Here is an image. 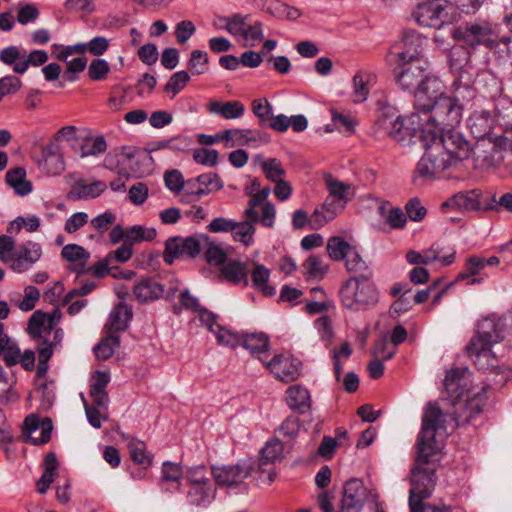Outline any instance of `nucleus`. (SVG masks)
Segmentation results:
<instances>
[{"label":"nucleus","mask_w":512,"mask_h":512,"mask_svg":"<svg viewBox=\"0 0 512 512\" xmlns=\"http://www.w3.org/2000/svg\"><path fill=\"white\" fill-rule=\"evenodd\" d=\"M425 153L417 163L413 180L432 181L449 177V171L470 154L469 142L458 131H447L421 145Z\"/></svg>","instance_id":"1"},{"label":"nucleus","mask_w":512,"mask_h":512,"mask_svg":"<svg viewBox=\"0 0 512 512\" xmlns=\"http://www.w3.org/2000/svg\"><path fill=\"white\" fill-rule=\"evenodd\" d=\"M504 339V324L500 318L485 317L478 321L476 333L467 345V354L478 370L504 374L502 379L507 380L508 374L501 371L499 360L492 347Z\"/></svg>","instance_id":"2"},{"label":"nucleus","mask_w":512,"mask_h":512,"mask_svg":"<svg viewBox=\"0 0 512 512\" xmlns=\"http://www.w3.org/2000/svg\"><path fill=\"white\" fill-rule=\"evenodd\" d=\"M435 448H421L411 469L409 504L428 499L437 484L436 471L439 466L440 453Z\"/></svg>","instance_id":"3"},{"label":"nucleus","mask_w":512,"mask_h":512,"mask_svg":"<svg viewBox=\"0 0 512 512\" xmlns=\"http://www.w3.org/2000/svg\"><path fill=\"white\" fill-rule=\"evenodd\" d=\"M462 111L459 101L444 93L431 110L420 114L429 137L436 139L447 131H456L454 128L461 122Z\"/></svg>","instance_id":"4"},{"label":"nucleus","mask_w":512,"mask_h":512,"mask_svg":"<svg viewBox=\"0 0 512 512\" xmlns=\"http://www.w3.org/2000/svg\"><path fill=\"white\" fill-rule=\"evenodd\" d=\"M342 305L352 311H365L374 307L379 300V291L373 277H349L340 288Z\"/></svg>","instance_id":"5"},{"label":"nucleus","mask_w":512,"mask_h":512,"mask_svg":"<svg viewBox=\"0 0 512 512\" xmlns=\"http://www.w3.org/2000/svg\"><path fill=\"white\" fill-rule=\"evenodd\" d=\"M497 25L478 18L456 26L452 31L453 39L463 48L476 51L480 47L488 48L496 39Z\"/></svg>","instance_id":"6"},{"label":"nucleus","mask_w":512,"mask_h":512,"mask_svg":"<svg viewBox=\"0 0 512 512\" xmlns=\"http://www.w3.org/2000/svg\"><path fill=\"white\" fill-rule=\"evenodd\" d=\"M426 42V37L413 29L405 28L402 30L400 40L391 46L389 56L394 63L401 65L422 62L421 57Z\"/></svg>","instance_id":"7"},{"label":"nucleus","mask_w":512,"mask_h":512,"mask_svg":"<svg viewBox=\"0 0 512 512\" xmlns=\"http://www.w3.org/2000/svg\"><path fill=\"white\" fill-rule=\"evenodd\" d=\"M443 422L444 415L438 404L436 402L428 403L422 417L421 431L417 438V450L435 448V451L441 452L442 447L435 440V433L442 427Z\"/></svg>","instance_id":"8"},{"label":"nucleus","mask_w":512,"mask_h":512,"mask_svg":"<svg viewBox=\"0 0 512 512\" xmlns=\"http://www.w3.org/2000/svg\"><path fill=\"white\" fill-rule=\"evenodd\" d=\"M201 253V234L170 237L165 242L163 261L172 265L175 259H195Z\"/></svg>","instance_id":"9"},{"label":"nucleus","mask_w":512,"mask_h":512,"mask_svg":"<svg viewBox=\"0 0 512 512\" xmlns=\"http://www.w3.org/2000/svg\"><path fill=\"white\" fill-rule=\"evenodd\" d=\"M396 131L397 135L392 133L390 138L402 146L416 144L417 142L422 145L424 141H427V138H430L421 114L416 111L407 118L402 116Z\"/></svg>","instance_id":"10"},{"label":"nucleus","mask_w":512,"mask_h":512,"mask_svg":"<svg viewBox=\"0 0 512 512\" xmlns=\"http://www.w3.org/2000/svg\"><path fill=\"white\" fill-rule=\"evenodd\" d=\"M444 84L435 75L429 73L414 91V108L418 113L427 112L444 94Z\"/></svg>","instance_id":"11"},{"label":"nucleus","mask_w":512,"mask_h":512,"mask_svg":"<svg viewBox=\"0 0 512 512\" xmlns=\"http://www.w3.org/2000/svg\"><path fill=\"white\" fill-rule=\"evenodd\" d=\"M429 63L409 62L407 64L395 63L394 76L398 86L404 91H415L422 83L428 72Z\"/></svg>","instance_id":"12"},{"label":"nucleus","mask_w":512,"mask_h":512,"mask_svg":"<svg viewBox=\"0 0 512 512\" xmlns=\"http://www.w3.org/2000/svg\"><path fill=\"white\" fill-rule=\"evenodd\" d=\"M48 319V315L41 311H35L29 321H28V333L29 335L35 339L39 340V344L37 346L38 358L39 361L49 362L54 353L53 344L48 343L47 335L51 334L52 327H49V330L44 328L46 320Z\"/></svg>","instance_id":"13"},{"label":"nucleus","mask_w":512,"mask_h":512,"mask_svg":"<svg viewBox=\"0 0 512 512\" xmlns=\"http://www.w3.org/2000/svg\"><path fill=\"white\" fill-rule=\"evenodd\" d=\"M53 423L50 418H40L36 414L26 416L22 424L21 440L32 445H42L50 441Z\"/></svg>","instance_id":"14"},{"label":"nucleus","mask_w":512,"mask_h":512,"mask_svg":"<svg viewBox=\"0 0 512 512\" xmlns=\"http://www.w3.org/2000/svg\"><path fill=\"white\" fill-rule=\"evenodd\" d=\"M487 395L486 388L482 387L481 391L474 394L471 398L467 399L464 403L457 402L459 408L455 411V421L457 426L471 424L476 426L478 420L482 418L483 407L486 404Z\"/></svg>","instance_id":"15"},{"label":"nucleus","mask_w":512,"mask_h":512,"mask_svg":"<svg viewBox=\"0 0 512 512\" xmlns=\"http://www.w3.org/2000/svg\"><path fill=\"white\" fill-rule=\"evenodd\" d=\"M252 466L246 461L232 465L213 466L211 474L219 486L231 488L240 485L252 473Z\"/></svg>","instance_id":"16"},{"label":"nucleus","mask_w":512,"mask_h":512,"mask_svg":"<svg viewBox=\"0 0 512 512\" xmlns=\"http://www.w3.org/2000/svg\"><path fill=\"white\" fill-rule=\"evenodd\" d=\"M42 255V249L39 243L27 241L22 245L16 246L9 257V267L16 273H23L29 270Z\"/></svg>","instance_id":"17"},{"label":"nucleus","mask_w":512,"mask_h":512,"mask_svg":"<svg viewBox=\"0 0 512 512\" xmlns=\"http://www.w3.org/2000/svg\"><path fill=\"white\" fill-rule=\"evenodd\" d=\"M259 360L282 382H292L300 375L301 362L293 357L275 355L269 361L267 357H259Z\"/></svg>","instance_id":"18"},{"label":"nucleus","mask_w":512,"mask_h":512,"mask_svg":"<svg viewBox=\"0 0 512 512\" xmlns=\"http://www.w3.org/2000/svg\"><path fill=\"white\" fill-rule=\"evenodd\" d=\"M367 500V489L357 478L348 480L343 487L339 512H362Z\"/></svg>","instance_id":"19"},{"label":"nucleus","mask_w":512,"mask_h":512,"mask_svg":"<svg viewBox=\"0 0 512 512\" xmlns=\"http://www.w3.org/2000/svg\"><path fill=\"white\" fill-rule=\"evenodd\" d=\"M250 200L248 206L244 211V218L251 219L252 221H259V223L266 228H273L275 224L276 209L273 203L264 202L260 196L255 194H248Z\"/></svg>","instance_id":"20"},{"label":"nucleus","mask_w":512,"mask_h":512,"mask_svg":"<svg viewBox=\"0 0 512 512\" xmlns=\"http://www.w3.org/2000/svg\"><path fill=\"white\" fill-rule=\"evenodd\" d=\"M377 119L374 124V133L377 137H390L392 133L397 135L396 127L401 121L402 115L398 110L387 103L378 102Z\"/></svg>","instance_id":"21"},{"label":"nucleus","mask_w":512,"mask_h":512,"mask_svg":"<svg viewBox=\"0 0 512 512\" xmlns=\"http://www.w3.org/2000/svg\"><path fill=\"white\" fill-rule=\"evenodd\" d=\"M195 181L199 184V188L194 190L190 189L192 180L187 182V187L183 195V202L189 203L198 201L202 196L208 195L213 191H219L223 188L224 184L217 173L209 172L199 175Z\"/></svg>","instance_id":"22"},{"label":"nucleus","mask_w":512,"mask_h":512,"mask_svg":"<svg viewBox=\"0 0 512 512\" xmlns=\"http://www.w3.org/2000/svg\"><path fill=\"white\" fill-rule=\"evenodd\" d=\"M345 204L337 199L327 196L324 203L317 207L310 215L309 226L313 230H318L332 221L342 210Z\"/></svg>","instance_id":"23"},{"label":"nucleus","mask_w":512,"mask_h":512,"mask_svg":"<svg viewBox=\"0 0 512 512\" xmlns=\"http://www.w3.org/2000/svg\"><path fill=\"white\" fill-rule=\"evenodd\" d=\"M443 11L444 8L438 3H421L413 11L412 17L419 26L440 28L444 23L441 17Z\"/></svg>","instance_id":"24"},{"label":"nucleus","mask_w":512,"mask_h":512,"mask_svg":"<svg viewBox=\"0 0 512 512\" xmlns=\"http://www.w3.org/2000/svg\"><path fill=\"white\" fill-rule=\"evenodd\" d=\"M38 167L42 173L48 176H56L64 171L63 157L56 143L50 142L42 148V156L38 162Z\"/></svg>","instance_id":"25"},{"label":"nucleus","mask_w":512,"mask_h":512,"mask_svg":"<svg viewBox=\"0 0 512 512\" xmlns=\"http://www.w3.org/2000/svg\"><path fill=\"white\" fill-rule=\"evenodd\" d=\"M480 199L479 190L459 192L444 202L442 207H452L465 212L480 211L483 209Z\"/></svg>","instance_id":"26"},{"label":"nucleus","mask_w":512,"mask_h":512,"mask_svg":"<svg viewBox=\"0 0 512 512\" xmlns=\"http://www.w3.org/2000/svg\"><path fill=\"white\" fill-rule=\"evenodd\" d=\"M493 119L491 113L484 109L474 110L467 119L470 133L478 140L484 139L492 130Z\"/></svg>","instance_id":"27"},{"label":"nucleus","mask_w":512,"mask_h":512,"mask_svg":"<svg viewBox=\"0 0 512 512\" xmlns=\"http://www.w3.org/2000/svg\"><path fill=\"white\" fill-rule=\"evenodd\" d=\"M483 257L478 255L469 256L465 260L464 269L459 272L456 281L466 280V285H478L484 282L482 271L484 270Z\"/></svg>","instance_id":"28"},{"label":"nucleus","mask_w":512,"mask_h":512,"mask_svg":"<svg viewBox=\"0 0 512 512\" xmlns=\"http://www.w3.org/2000/svg\"><path fill=\"white\" fill-rule=\"evenodd\" d=\"M132 316L131 307L124 302H120L111 310L105 329L111 334L124 331L127 329Z\"/></svg>","instance_id":"29"},{"label":"nucleus","mask_w":512,"mask_h":512,"mask_svg":"<svg viewBox=\"0 0 512 512\" xmlns=\"http://www.w3.org/2000/svg\"><path fill=\"white\" fill-rule=\"evenodd\" d=\"M201 252L210 265L222 266L226 263L228 256L226 248L206 234H201Z\"/></svg>","instance_id":"30"},{"label":"nucleus","mask_w":512,"mask_h":512,"mask_svg":"<svg viewBox=\"0 0 512 512\" xmlns=\"http://www.w3.org/2000/svg\"><path fill=\"white\" fill-rule=\"evenodd\" d=\"M182 466L178 463L166 461L162 464L160 485L162 490L175 492L180 489L183 477Z\"/></svg>","instance_id":"31"},{"label":"nucleus","mask_w":512,"mask_h":512,"mask_svg":"<svg viewBox=\"0 0 512 512\" xmlns=\"http://www.w3.org/2000/svg\"><path fill=\"white\" fill-rule=\"evenodd\" d=\"M469 373L468 368H453L446 372L444 386L450 398L458 399L463 396L466 387L465 375Z\"/></svg>","instance_id":"32"},{"label":"nucleus","mask_w":512,"mask_h":512,"mask_svg":"<svg viewBox=\"0 0 512 512\" xmlns=\"http://www.w3.org/2000/svg\"><path fill=\"white\" fill-rule=\"evenodd\" d=\"M287 405L293 411L304 414L311 409V397L309 391L300 385H294L287 389Z\"/></svg>","instance_id":"33"},{"label":"nucleus","mask_w":512,"mask_h":512,"mask_svg":"<svg viewBox=\"0 0 512 512\" xmlns=\"http://www.w3.org/2000/svg\"><path fill=\"white\" fill-rule=\"evenodd\" d=\"M376 76L367 71H359L353 77L352 98L354 103H363L367 100L371 87L375 84Z\"/></svg>","instance_id":"34"},{"label":"nucleus","mask_w":512,"mask_h":512,"mask_svg":"<svg viewBox=\"0 0 512 512\" xmlns=\"http://www.w3.org/2000/svg\"><path fill=\"white\" fill-rule=\"evenodd\" d=\"M240 345L259 359V357H266L264 354L269 350L270 341L265 333H249L241 335Z\"/></svg>","instance_id":"35"},{"label":"nucleus","mask_w":512,"mask_h":512,"mask_svg":"<svg viewBox=\"0 0 512 512\" xmlns=\"http://www.w3.org/2000/svg\"><path fill=\"white\" fill-rule=\"evenodd\" d=\"M208 111L220 115L224 119H237L243 116L245 107L243 103L237 100L227 102L211 101L208 105Z\"/></svg>","instance_id":"36"},{"label":"nucleus","mask_w":512,"mask_h":512,"mask_svg":"<svg viewBox=\"0 0 512 512\" xmlns=\"http://www.w3.org/2000/svg\"><path fill=\"white\" fill-rule=\"evenodd\" d=\"M222 279L233 284L248 285V271L246 265L240 261L233 260L222 265L220 269Z\"/></svg>","instance_id":"37"},{"label":"nucleus","mask_w":512,"mask_h":512,"mask_svg":"<svg viewBox=\"0 0 512 512\" xmlns=\"http://www.w3.org/2000/svg\"><path fill=\"white\" fill-rule=\"evenodd\" d=\"M163 287L151 278H144L134 286L133 293L140 302L153 301L163 294Z\"/></svg>","instance_id":"38"},{"label":"nucleus","mask_w":512,"mask_h":512,"mask_svg":"<svg viewBox=\"0 0 512 512\" xmlns=\"http://www.w3.org/2000/svg\"><path fill=\"white\" fill-rule=\"evenodd\" d=\"M345 267L350 277L362 278L364 276L373 277V271L366 263V261L359 254L357 249L354 247L347 257L344 258Z\"/></svg>","instance_id":"39"},{"label":"nucleus","mask_w":512,"mask_h":512,"mask_svg":"<svg viewBox=\"0 0 512 512\" xmlns=\"http://www.w3.org/2000/svg\"><path fill=\"white\" fill-rule=\"evenodd\" d=\"M6 182L19 196H26L32 192V183L26 179V170L23 167L8 170Z\"/></svg>","instance_id":"40"},{"label":"nucleus","mask_w":512,"mask_h":512,"mask_svg":"<svg viewBox=\"0 0 512 512\" xmlns=\"http://www.w3.org/2000/svg\"><path fill=\"white\" fill-rule=\"evenodd\" d=\"M512 38L503 36L499 37L498 31H496V39H493V44L488 46L489 49L495 56L500 65L512 66Z\"/></svg>","instance_id":"41"},{"label":"nucleus","mask_w":512,"mask_h":512,"mask_svg":"<svg viewBox=\"0 0 512 512\" xmlns=\"http://www.w3.org/2000/svg\"><path fill=\"white\" fill-rule=\"evenodd\" d=\"M187 502L191 506L206 507L215 498V489L212 485L189 486Z\"/></svg>","instance_id":"42"},{"label":"nucleus","mask_w":512,"mask_h":512,"mask_svg":"<svg viewBox=\"0 0 512 512\" xmlns=\"http://www.w3.org/2000/svg\"><path fill=\"white\" fill-rule=\"evenodd\" d=\"M270 270L263 264H255L251 272L253 287L263 293L264 296H273L276 290L268 284Z\"/></svg>","instance_id":"43"},{"label":"nucleus","mask_w":512,"mask_h":512,"mask_svg":"<svg viewBox=\"0 0 512 512\" xmlns=\"http://www.w3.org/2000/svg\"><path fill=\"white\" fill-rule=\"evenodd\" d=\"M128 449L130 458L135 464L142 466L144 470L152 465L153 456L147 452L146 444L143 441L137 438L131 439Z\"/></svg>","instance_id":"44"},{"label":"nucleus","mask_w":512,"mask_h":512,"mask_svg":"<svg viewBox=\"0 0 512 512\" xmlns=\"http://www.w3.org/2000/svg\"><path fill=\"white\" fill-rule=\"evenodd\" d=\"M256 223H259V221H252L251 219L246 218L241 222L234 221L235 228L231 231L233 233V239L242 243L246 247L252 245L254 242Z\"/></svg>","instance_id":"45"},{"label":"nucleus","mask_w":512,"mask_h":512,"mask_svg":"<svg viewBox=\"0 0 512 512\" xmlns=\"http://www.w3.org/2000/svg\"><path fill=\"white\" fill-rule=\"evenodd\" d=\"M240 39L244 41V47H254L264 39L263 24L260 21L247 20L244 32L241 33Z\"/></svg>","instance_id":"46"},{"label":"nucleus","mask_w":512,"mask_h":512,"mask_svg":"<svg viewBox=\"0 0 512 512\" xmlns=\"http://www.w3.org/2000/svg\"><path fill=\"white\" fill-rule=\"evenodd\" d=\"M326 248L332 260L341 261L347 257L354 246L350 245L340 236H333L328 239Z\"/></svg>","instance_id":"47"},{"label":"nucleus","mask_w":512,"mask_h":512,"mask_svg":"<svg viewBox=\"0 0 512 512\" xmlns=\"http://www.w3.org/2000/svg\"><path fill=\"white\" fill-rule=\"evenodd\" d=\"M107 188L103 181H94L92 183H78L73 188V194L78 199H93L100 196Z\"/></svg>","instance_id":"48"},{"label":"nucleus","mask_w":512,"mask_h":512,"mask_svg":"<svg viewBox=\"0 0 512 512\" xmlns=\"http://www.w3.org/2000/svg\"><path fill=\"white\" fill-rule=\"evenodd\" d=\"M157 232L154 228H145L140 225H134L125 229L126 243L133 246L142 241H152Z\"/></svg>","instance_id":"49"},{"label":"nucleus","mask_w":512,"mask_h":512,"mask_svg":"<svg viewBox=\"0 0 512 512\" xmlns=\"http://www.w3.org/2000/svg\"><path fill=\"white\" fill-rule=\"evenodd\" d=\"M325 184L329 192V196L339 200L345 205L348 203V201L350 200V191L352 189L351 185L345 184L332 177H327L325 179Z\"/></svg>","instance_id":"50"},{"label":"nucleus","mask_w":512,"mask_h":512,"mask_svg":"<svg viewBox=\"0 0 512 512\" xmlns=\"http://www.w3.org/2000/svg\"><path fill=\"white\" fill-rule=\"evenodd\" d=\"M120 339L116 334L108 333V336L103 338L95 347V356L100 360L109 359L115 352V349L119 346Z\"/></svg>","instance_id":"51"},{"label":"nucleus","mask_w":512,"mask_h":512,"mask_svg":"<svg viewBox=\"0 0 512 512\" xmlns=\"http://www.w3.org/2000/svg\"><path fill=\"white\" fill-rule=\"evenodd\" d=\"M61 256L68 262H79L83 269L90 257V253L78 244H68L62 248Z\"/></svg>","instance_id":"52"},{"label":"nucleus","mask_w":512,"mask_h":512,"mask_svg":"<svg viewBox=\"0 0 512 512\" xmlns=\"http://www.w3.org/2000/svg\"><path fill=\"white\" fill-rule=\"evenodd\" d=\"M26 50L20 46H9L0 51V61L11 66L15 72V68L18 67L23 61H25Z\"/></svg>","instance_id":"53"},{"label":"nucleus","mask_w":512,"mask_h":512,"mask_svg":"<svg viewBox=\"0 0 512 512\" xmlns=\"http://www.w3.org/2000/svg\"><path fill=\"white\" fill-rule=\"evenodd\" d=\"M302 266L307 279L322 278L327 272L321 257L316 255H310Z\"/></svg>","instance_id":"54"},{"label":"nucleus","mask_w":512,"mask_h":512,"mask_svg":"<svg viewBox=\"0 0 512 512\" xmlns=\"http://www.w3.org/2000/svg\"><path fill=\"white\" fill-rule=\"evenodd\" d=\"M284 451L282 440L275 438L266 443L261 449L262 464L274 463L278 460Z\"/></svg>","instance_id":"55"},{"label":"nucleus","mask_w":512,"mask_h":512,"mask_svg":"<svg viewBox=\"0 0 512 512\" xmlns=\"http://www.w3.org/2000/svg\"><path fill=\"white\" fill-rule=\"evenodd\" d=\"M107 143L103 136L87 139L80 147V157L97 156L106 151Z\"/></svg>","instance_id":"56"},{"label":"nucleus","mask_w":512,"mask_h":512,"mask_svg":"<svg viewBox=\"0 0 512 512\" xmlns=\"http://www.w3.org/2000/svg\"><path fill=\"white\" fill-rule=\"evenodd\" d=\"M208 474L209 471L205 465L192 466L186 470V479L189 486L212 485Z\"/></svg>","instance_id":"57"},{"label":"nucleus","mask_w":512,"mask_h":512,"mask_svg":"<svg viewBox=\"0 0 512 512\" xmlns=\"http://www.w3.org/2000/svg\"><path fill=\"white\" fill-rule=\"evenodd\" d=\"M209 58L202 50H193L188 61V69L192 75H201L208 71Z\"/></svg>","instance_id":"58"},{"label":"nucleus","mask_w":512,"mask_h":512,"mask_svg":"<svg viewBox=\"0 0 512 512\" xmlns=\"http://www.w3.org/2000/svg\"><path fill=\"white\" fill-rule=\"evenodd\" d=\"M48 60V54L44 50H34L27 54L25 52V61L15 68L16 74H24L30 65L38 67L45 64Z\"/></svg>","instance_id":"59"},{"label":"nucleus","mask_w":512,"mask_h":512,"mask_svg":"<svg viewBox=\"0 0 512 512\" xmlns=\"http://www.w3.org/2000/svg\"><path fill=\"white\" fill-rule=\"evenodd\" d=\"M278 434L287 443L293 440L300 431V421L296 416H288L278 428Z\"/></svg>","instance_id":"60"},{"label":"nucleus","mask_w":512,"mask_h":512,"mask_svg":"<svg viewBox=\"0 0 512 512\" xmlns=\"http://www.w3.org/2000/svg\"><path fill=\"white\" fill-rule=\"evenodd\" d=\"M190 75L187 71H178L174 73L167 81L164 90L171 93V98H174L189 82Z\"/></svg>","instance_id":"61"},{"label":"nucleus","mask_w":512,"mask_h":512,"mask_svg":"<svg viewBox=\"0 0 512 512\" xmlns=\"http://www.w3.org/2000/svg\"><path fill=\"white\" fill-rule=\"evenodd\" d=\"M261 168L266 176L272 182L283 180L285 169L277 158H270L261 164Z\"/></svg>","instance_id":"62"},{"label":"nucleus","mask_w":512,"mask_h":512,"mask_svg":"<svg viewBox=\"0 0 512 512\" xmlns=\"http://www.w3.org/2000/svg\"><path fill=\"white\" fill-rule=\"evenodd\" d=\"M471 50L463 48H453L448 55V63L452 70L458 71L463 68L470 60Z\"/></svg>","instance_id":"63"},{"label":"nucleus","mask_w":512,"mask_h":512,"mask_svg":"<svg viewBox=\"0 0 512 512\" xmlns=\"http://www.w3.org/2000/svg\"><path fill=\"white\" fill-rule=\"evenodd\" d=\"M110 72L109 63L102 58H95L88 67V76L93 81L104 80Z\"/></svg>","instance_id":"64"}]
</instances>
